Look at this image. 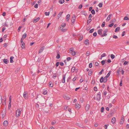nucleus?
Here are the masks:
<instances>
[{"label": "nucleus", "mask_w": 129, "mask_h": 129, "mask_svg": "<svg viewBox=\"0 0 129 129\" xmlns=\"http://www.w3.org/2000/svg\"><path fill=\"white\" fill-rule=\"evenodd\" d=\"M47 91L46 90L44 91L43 92V93L44 95H45L47 94Z\"/></svg>", "instance_id": "7c9ffc66"}, {"label": "nucleus", "mask_w": 129, "mask_h": 129, "mask_svg": "<svg viewBox=\"0 0 129 129\" xmlns=\"http://www.w3.org/2000/svg\"><path fill=\"white\" fill-rule=\"evenodd\" d=\"M82 7V4L80 5L79 6L78 8L79 9H81Z\"/></svg>", "instance_id": "338daca9"}, {"label": "nucleus", "mask_w": 129, "mask_h": 129, "mask_svg": "<svg viewBox=\"0 0 129 129\" xmlns=\"http://www.w3.org/2000/svg\"><path fill=\"white\" fill-rule=\"evenodd\" d=\"M91 12L93 14H95V12L94 10H92L91 11Z\"/></svg>", "instance_id": "a18cd8bd"}, {"label": "nucleus", "mask_w": 129, "mask_h": 129, "mask_svg": "<svg viewBox=\"0 0 129 129\" xmlns=\"http://www.w3.org/2000/svg\"><path fill=\"white\" fill-rule=\"evenodd\" d=\"M63 13V12L60 13L57 15V17L58 19H59L61 16V15Z\"/></svg>", "instance_id": "5701e85b"}, {"label": "nucleus", "mask_w": 129, "mask_h": 129, "mask_svg": "<svg viewBox=\"0 0 129 129\" xmlns=\"http://www.w3.org/2000/svg\"><path fill=\"white\" fill-rule=\"evenodd\" d=\"M84 43L86 45H88V44H89L88 40L86 39V40H85L84 42Z\"/></svg>", "instance_id": "f3484780"}, {"label": "nucleus", "mask_w": 129, "mask_h": 129, "mask_svg": "<svg viewBox=\"0 0 129 129\" xmlns=\"http://www.w3.org/2000/svg\"><path fill=\"white\" fill-rule=\"evenodd\" d=\"M115 56L113 54H111V58L113 59L115 58Z\"/></svg>", "instance_id": "09e8293b"}, {"label": "nucleus", "mask_w": 129, "mask_h": 129, "mask_svg": "<svg viewBox=\"0 0 129 129\" xmlns=\"http://www.w3.org/2000/svg\"><path fill=\"white\" fill-rule=\"evenodd\" d=\"M90 53L89 51H88L87 52H86V55L87 56H88L90 54Z\"/></svg>", "instance_id": "ea45409f"}, {"label": "nucleus", "mask_w": 129, "mask_h": 129, "mask_svg": "<svg viewBox=\"0 0 129 129\" xmlns=\"http://www.w3.org/2000/svg\"><path fill=\"white\" fill-rule=\"evenodd\" d=\"M70 15L69 14H68L66 16V19L67 21L69 20L70 17Z\"/></svg>", "instance_id": "a878e982"}, {"label": "nucleus", "mask_w": 129, "mask_h": 129, "mask_svg": "<svg viewBox=\"0 0 129 129\" xmlns=\"http://www.w3.org/2000/svg\"><path fill=\"white\" fill-rule=\"evenodd\" d=\"M114 24L113 23H112L110 24L109 25V27H111L114 25Z\"/></svg>", "instance_id": "864d4df0"}, {"label": "nucleus", "mask_w": 129, "mask_h": 129, "mask_svg": "<svg viewBox=\"0 0 129 129\" xmlns=\"http://www.w3.org/2000/svg\"><path fill=\"white\" fill-rule=\"evenodd\" d=\"M105 61H106V60H102L101 62V63L102 64V65H104L105 63Z\"/></svg>", "instance_id": "72a5a7b5"}, {"label": "nucleus", "mask_w": 129, "mask_h": 129, "mask_svg": "<svg viewBox=\"0 0 129 129\" xmlns=\"http://www.w3.org/2000/svg\"><path fill=\"white\" fill-rule=\"evenodd\" d=\"M22 27V26H19L18 28V32H19L20 31V29Z\"/></svg>", "instance_id": "680f3d73"}, {"label": "nucleus", "mask_w": 129, "mask_h": 129, "mask_svg": "<svg viewBox=\"0 0 129 129\" xmlns=\"http://www.w3.org/2000/svg\"><path fill=\"white\" fill-rule=\"evenodd\" d=\"M11 106V102H9V108L10 109Z\"/></svg>", "instance_id": "e2e57ef3"}, {"label": "nucleus", "mask_w": 129, "mask_h": 129, "mask_svg": "<svg viewBox=\"0 0 129 129\" xmlns=\"http://www.w3.org/2000/svg\"><path fill=\"white\" fill-rule=\"evenodd\" d=\"M8 124V122L6 120L4 121L3 123V125L5 126H7Z\"/></svg>", "instance_id": "9d476101"}, {"label": "nucleus", "mask_w": 129, "mask_h": 129, "mask_svg": "<svg viewBox=\"0 0 129 129\" xmlns=\"http://www.w3.org/2000/svg\"><path fill=\"white\" fill-rule=\"evenodd\" d=\"M111 71H110L108 73V74H107V75L106 76V77H107L108 78V77L109 76H110V73H111Z\"/></svg>", "instance_id": "58836bf2"}, {"label": "nucleus", "mask_w": 129, "mask_h": 129, "mask_svg": "<svg viewBox=\"0 0 129 129\" xmlns=\"http://www.w3.org/2000/svg\"><path fill=\"white\" fill-rule=\"evenodd\" d=\"M14 57L13 56H11L10 58V63H13L14 62L13 60V59L14 58Z\"/></svg>", "instance_id": "dca6fc26"}, {"label": "nucleus", "mask_w": 129, "mask_h": 129, "mask_svg": "<svg viewBox=\"0 0 129 129\" xmlns=\"http://www.w3.org/2000/svg\"><path fill=\"white\" fill-rule=\"evenodd\" d=\"M64 98L66 99L69 100L70 99V98L69 96L66 95L64 97Z\"/></svg>", "instance_id": "4be33fe9"}, {"label": "nucleus", "mask_w": 129, "mask_h": 129, "mask_svg": "<svg viewBox=\"0 0 129 129\" xmlns=\"http://www.w3.org/2000/svg\"><path fill=\"white\" fill-rule=\"evenodd\" d=\"M120 28L119 27H117L115 29V32H118L119 31V30L120 29Z\"/></svg>", "instance_id": "393cba45"}, {"label": "nucleus", "mask_w": 129, "mask_h": 129, "mask_svg": "<svg viewBox=\"0 0 129 129\" xmlns=\"http://www.w3.org/2000/svg\"><path fill=\"white\" fill-rule=\"evenodd\" d=\"M124 20H129V18L127 16L125 17L124 19Z\"/></svg>", "instance_id": "79ce46f5"}, {"label": "nucleus", "mask_w": 129, "mask_h": 129, "mask_svg": "<svg viewBox=\"0 0 129 129\" xmlns=\"http://www.w3.org/2000/svg\"><path fill=\"white\" fill-rule=\"evenodd\" d=\"M103 6V4L102 3H99L98 5V6L99 7L101 8Z\"/></svg>", "instance_id": "4c0bfd02"}, {"label": "nucleus", "mask_w": 129, "mask_h": 129, "mask_svg": "<svg viewBox=\"0 0 129 129\" xmlns=\"http://www.w3.org/2000/svg\"><path fill=\"white\" fill-rule=\"evenodd\" d=\"M98 34L102 37L105 36L107 35L106 33H98Z\"/></svg>", "instance_id": "423d86ee"}, {"label": "nucleus", "mask_w": 129, "mask_h": 129, "mask_svg": "<svg viewBox=\"0 0 129 129\" xmlns=\"http://www.w3.org/2000/svg\"><path fill=\"white\" fill-rule=\"evenodd\" d=\"M44 46H43L42 47H41V49L39 50V53H40L41 52H42L43 50H44Z\"/></svg>", "instance_id": "9b49d317"}, {"label": "nucleus", "mask_w": 129, "mask_h": 129, "mask_svg": "<svg viewBox=\"0 0 129 129\" xmlns=\"http://www.w3.org/2000/svg\"><path fill=\"white\" fill-rule=\"evenodd\" d=\"M21 110H20L19 109H17L16 113V116L17 117L19 116L21 113Z\"/></svg>", "instance_id": "f257e3e1"}, {"label": "nucleus", "mask_w": 129, "mask_h": 129, "mask_svg": "<svg viewBox=\"0 0 129 129\" xmlns=\"http://www.w3.org/2000/svg\"><path fill=\"white\" fill-rule=\"evenodd\" d=\"M62 82L63 83H64L65 82V78H66V75L65 74L63 75L62 76Z\"/></svg>", "instance_id": "39448f33"}, {"label": "nucleus", "mask_w": 129, "mask_h": 129, "mask_svg": "<svg viewBox=\"0 0 129 129\" xmlns=\"http://www.w3.org/2000/svg\"><path fill=\"white\" fill-rule=\"evenodd\" d=\"M49 85L50 87H52L53 86V85L52 84V82H50L49 83Z\"/></svg>", "instance_id": "6ab92c4d"}, {"label": "nucleus", "mask_w": 129, "mask_h": 129, "mask_svg": "<svg viewBox=\"0 0 129 129\" xmlns=\"http://www.w3.org/2000/svg\"><path fill=\"white\" fill-rule=\"evenodd\" d=\"M50 14V12H46L45 13V14L46 16H49Z\"/></svg>", "instance_id": "c9c22d12"}, {"label": "nucleus", "mask_w": 129, "mask_h": 129, "mask_svg": "<svg viewBox=\"0 0 129 129\" xmlns=\"http://www.w3.org/2000/svg\"><path fill=\"white\" fill-rule=\"evenodd\" d=\"M94 91H96L97 90V88L96 87H94Z\"/></svg>", "instance_id": "0e129e2a"}, {"label": "nucleus", "mask_w": 129, "mask_h": 129, "mask_svg": "<svg viewBox=\"0 0 129 129\" xmlns=\"http://www.w3.org/2000/svg\"><path fill=\"white\" fill-rule=\"evenodd\" d=\"M2 101V96L0 95V104H1Z\"/></svg>", "instance_id": "3c124183"}, {"label": "nucleus", "mask_w": 129, "mask_h": 129, "mask_svg": "<svg viewBox=\"0 0 129 129\" xmlns=\"http://www.w3.org/2000/svg\"><path fill=\"white\" fill-rule=\"evenodd\" d=\"M107 93V92L105 90L103 92V94L104 96H106Z\"/></svg>", "instance_id": "cd10ccee"}, {"label": "nucleus", "mask_w": 129, "mask_h": 129, "mask_svg": "<svg viewBox=\"0 0 129 129\" xmlns=\"http://www.w3.org/2000/svg\"><path fill=\"white\" fill-rule=\"evenodd\" d=\"M26 36L27 34L26 33H25L23 35L22 38H23V39H24L26 38Z\"/></svg>", "instance_id": "412c9836"}, {"label": "nucleus", "mask_w": 129, "mask_h": 129, "mask_svg": "<svg viewBox=\"0 0 129 129\" xmlns=\"http://www.w3.org/2000/svg\"><path fill=\"white\" fill-rule=\"evenodd\" d=\"M64 0H59V3L60 4H62L64 2Z\"/></svg>", "instance_id": "bb28decb"}, {"label": "nucleus", "mask_w": 129, "mask_h": 129, "mask_svg": "<svg viewBox=\"0 0 129 129\" xmlns=\"http://www.w3.org/2000/svg\"><path fill=\"white\" fill-rule=\"evenodd\" d=\"M56 57L57 59H59L60 58V55L59 54H57V56Z\"/></svg>", "instance_id": "37998d69"}, {"label": "nucleus", "mask_w": 129, "mask_h": 129, "mask_svg": "<svg viewBox=\"0 0 129 129\" xmlns=\"http://www.w3.org/2000/svg\"><path fill=\"white\" fill-rule=\"evenodd\" d=\"M106 54L105 53H103L101 55V59H102V57H103L105 56Z\"/></svg>", "instance_id": "8fccbe9b"}, {"label": "nucleus", "mask_w": 129, "mask_h": 129, "mask_svg": "<svg viewBox=\"0 0 129 129\" xmlns=\"http://www.w3.org/2000/svg\"><path fill=\"white\" fill-rule=\"evenodd\" d=\"M101 96V93L99 92L98 93L96 96V100L99 101L100 100Z\"/></svg>", "instance_id": "f03ea898"}, {"label": "nucleus", "mask_w": 129, "mask_h": 129, "mask_svg": "<svg viewBox=\"0 0 129 129\" xmlns=\"http://www.w3.org/2000/svg\"><path fill=\"white\" fill-rule=\"evenodd\" d=\"M124 117L123 116H122L121 118V120L120 121V124H122L124 122Z\"/></svg>", "instance_id": "6e6552de"}, {"label": "nucleus", "mask_w": 129, "mask_h": 129, "mask_svg": "<svg viewBox=\"0 0 129 129\" xmlns=\"http://www.w3.org/2000/svg\"><path fill=\"white\" fill-rule=\"evenodd\" d=\"M71 53L72 55L74 56L76 54V52L75 51H73Z\"/></svg>", "instance_id": "c03bdc74"}, {"label": "nucleus", "mask_w": 129, "mask_h": 129, "mask_svg": "<svg viewBox=\"0 0 129 129\" xmlns=\"http://www.w3.org/2000/svg\"><path fill=\"white\" fill-rule=\"evenodd\" d=\"M115 122V117H113L112 118L111 120V122L113 124H114Z\"/></svg>", "instance_id": "2eb2a0df"}, {"label": "nucleus", "mask_w": 129, "mask_h": 129, "mask_svg": "<svg viewBox=\"0 0 129 129\" xmlns=\"http://www.w3.org/2000/svg\"><path fill=\"white\" fill-rule=\"evenodd\" d=\"M104 81L103 80V77H101L100 79V82L101 83H102Z\"/></svg>", "instance_id": "473e14b6"}, {"label": "nucleus", "mask_w": 129, "mask_h": 129, "mask_svg": "<svg viewBox=\"0 0 129 129\" xmlns=\"http://www.w3.org/2000/svg\"><path fill=\"white\" fill-rule=\"evenodd\" d=\"M75 70V67H73L72 68L71 71L72 72H74Z\"/></svg>", "instance_id": "c85d7f7f"}, {"label": "nucleus", "mask_w": 129, "mask_h": 129, "mask_svg": "<svg viewBox=\"0 0 129 129\" xmlns=\"http://www.w3.org/2000/svg\"><path fill=\"white\" fill-rule=\"evenodd\" d=\"M66 23H63L62 24H61V26L60 27H61L62 28H63V27H64L66 25Z\"/></svg>", "instance_id": "2f4dec72"}, {"label": "nucleus", "mask_w": 129, "mask_h": 129, "mask_svg": "<svg viewBox=\"0 0 129 129\" xmlns=\"http://www.w3.org/2000/svg\"><path fill=\"white\" fill-rule=\"evenodd\" d=\"M75 107L78 109H79L80 108V106L78 104H76L75 105Z\"/></svg>", "instance_id": "4468645a"}, {"label": "nucleus", "mask_w": 129, "mask_h": 129, "mask_svg": "<svg viewBox=\"0 0 129 129\" xmlns=\"http://www.w3.org/2000/svg\"><path fill=\"white\" fill-rule=\"evenodd\" d=\"M104 71V70L103 69H102V70H101V71L99 72V74H100V75L101 74H102V72Z\"/></svg>", "instance_id": "052dcab7"}, {"label": "nucleus", "mask_w": 129, "mask_h": 129, "mask_svg": "<svg viewBox=\"0 0 129 129\" xmlns=\"http://www.w3.org/2000/svg\"><path fill=\"white\" fill-rule=\"evenodd\" d=\"M40 17H38L34 19L33 20V22H37L40 19Z\"/></svg>", "instance_id": "ddd939ff"}, {"label": "nucleus", "mask_w": 129, "mask_h": 129, "mask_svg": "<svg viewBox=\"0 0 129 129\" xmlns=\"http://www.w3.org/2000/svg\"><path fill=\"white\" fill-rule=\"evenodd\" d=\"M84 99L83 98H81L80 99V102L82 103L84 101Z\"/></svg>", "instance_id": "a19ab883"}, {"label": "nucleus", "mask_w": 129, "mask_h": 129, "mask_svg": "<svg viewBox=\"0 0 129 129\" xmlns=\"http://www.w3.org/2000/svg\"><path fill=\"white\" fill-rule=\"evenodd\" d=\"M92 72L90 70L88 72V74L89 75H91L92 74Z\"/></svg>", "instance_id": "f704fd0d"}, {"label": "nucleus", "mask_w": 129, "mask_h": 129, "mask_svg": "<svg viewBox=\"0 0 129 129\" xmlns=\"http://www.w3.org/2000/svg\"><path fill=\"white\" fill-rule=\"evenodd\" d=\"M112 16V14H110L109 15L108 17L107 18V19H106V21L107 22L110 19L111 17Z\"/></svg>", "instance_id": "0eeeda50"}, {"label": "nucleus", "mask_w": 129, "mask_h": 129, "mask_svg": "<svg viewBox=\"0 0 129 129\" xmlns=\"http://www.w3.org/2000/svg\"><path fill=\"white\" fill-rule=\"evenodd\" d=\"M105 22H104L102 24V26L103 27H104V26H105Z\"/></svg>", "instance_id": "5fc2aeb1"}, {"label": "nucleus", "mask_w": 129, "mask_h": 129, "mask_svg": "<svg viewBox=\"0 0 129 129\" xmlns=\"http://www.w3.org/2000/svg\"><path fill=\"white\" fill-rule=\"evenodd\" d=\"M122 70H123V69H122V68L121 67L119 68V70H118L119 71V72H121Z\"/></svg>", "instance_id": "69168bd1"}, {"label": "nucleus", "mask_w": 129, "mask_h": 129, "mask_svg": "<svg viewBox=\"0 0 129 129\" xmlns=\"http://www.w3.org/2000/svg\"><path fill=\"white\" fill-rule=\"evenodd\" d=\"M57 75L56 73H54L53 74V77H56Z\"/></svg>", "instance_id": "13d9d810"}, {"label": "nucleus", "mask_w": 129, "mask_h": 129, "mask_svg": "<svg viewBox=\"0 0 129 129\" xmlns=\"http://www.w3.org/2000/svg\"><path fill=\"white\" fill-rule=\"evenodd\" d=\"M23 96L24 99H27L28 97L27 92H24L23 94Z\"/></svg>", "instance_id": "7ed1b4c3"}, {"label": "nucleus", "mask_w": 129, "mask_h": 129, "mask_svg": "<svg viewBox=\"0 0 129 129\" xmlns=\"http://www.w3.org/2000/svg\"><path fill=\"white\" fill-rule=\"evenodd\" d=\"M21 47L23 49V48H25V44L24 43H22Z\"/></svg>", "instance_id": "c756f323"}, {"label": "nucleus", "mask_w": 129, "mask_h": 129, "mask_svg": "<svg viewBox=\"0 0 129 129\" xmlns=\"http://www.w3.org/2000/svg\"><path fill=\"white\" fill-rule=\"evenodd\" d=\"M92 62H90L89 64V66L90 68H91L92 66Z\"/></svg>", "instance_id": "e433bc0d"}, {"label": "nucleus", "mask_w": 129, "mask_h": 129, "mask_svg": "<svg viewBox=\"0 0 129 129\" xmlns=\"http://www.w3.org/2000/svg\"><path fill=\"white\" fill-rule=\"evenodd\" d=\"M91 21V18L87 20V23H89Z\"/></svg>", "instance_id": "603ef678"}, {"label": "nucleus", "mask_w": 129, "mask_h": 129, "mask_svg": "<svg viewBox=\"0 0 129 129\" xmlns=\"http://www.w3.org/2000/svg\"><path fill=\"white\" fill-rule=\"evenodd\" d=\"M59 29L61 30V31L62 32H66L67 31V29H64L63 28H62L61 27H60Z\"/></svg>", "instance_id": "f8f14e48"}, {"label": "nucleus", "mask_w": 129, "mask_h": 129, "mask_svg": "<svg viewBox=\"0 0 129 129\" xmlns=\"http://www.w3.org/2000/svg\"><path fill=\"white\" fill-rule=\"evenodd\" d=\"M126 127L127 129H129V124L126 125Z\"/></svg>", "instance_id": "774afa93"}, {"label": "nucleus", "mask_w": 129, "mask_h": 129, "mask_svg": "<svg viewBox=\"0 0 129 129\" xmlns=\"http://www.w3.org/2000/svg\"><path fill=\"white\" fill-rule=\"evenodd\" d=\"M76 16L75 15H74L72 17V22L73 24L74 22L75 21L76 19Z\"/></svg>", "instance_id": "20e7f679"}, {"label": "nucleus", "mask_w": 129, "mask_h": 129, "mask_svg": "<svg viewBox=\"0 0 129 129\" xmlns=\"http://www.w3.org/2000/svg\"><path fill=\"white\" fill-rule=\"evenodd\" d=\"M107 78L106 76H105L104 78H103V80H104V82L105 83L107 82Z\"/></svg>", "instance_id": "aec40b11"}, {"label": "nucleus", "mask_w": 129, "mask_h": 129, "mask_svg": "<svg viewBox=\"0 0 129 129\" xmlns=\"http://www.w3.org/2000/svg\"><path fill=\"white\" fill-rule=\"evenodd\" d=\"M101 112H103L104 111V108L103 107H101Z\"/></svg>", "instance_id": "49530a36"}, {"label": "nucleus", "mask_w": 129, "mask_h": 129, "mask_svg": "<svg viewBox=\"0 0 129 129\" xmlns=\"http://www.w3.org/2000/svg\"><path fill=\"white\" fill-rule=\"evenodd\" d=\"M83 38V36H81L80 37V38H79V41H81V40H82Z\"/></svg>", "instance_id": "de8ad7c7"}, {"label": "nucleus", "mask_w": 129, "mask_h": 129, "mask_svg": "<svg viewBox=\"0 0 129 129\" xmlns=\"http://www.w3.org/2000/svg\"><path fill=\"white\" fill-rule=\"evenodd\" d=\"M4 62L6 64L8 63L9 61L7 59H4L3 60Z\"/></svg>", "instance_id": "a211bd4d"}, {"label": "nucleus", "mask_w": 129, "mask_h": 129, "mask_svg": "<svg viewBox=\"0 0 129 129\" xmlns=\"http://www.w3.org/2000/svg\"><path fill=\"white\" fill-rule=\"evenodd\" d=\"M76 125H77L79 127H83L81 123H77L76 124Z\"/></svg>", "instance_id": "b1692460"}, {"label": "nucleus", "mask_w": 129, "mask_h": 129, "mask_svg": "<svg viewBox=\"0 0 129 129\" xmlns=\"http://www.w3.org/2000/svg\"><path fill=\"white\" fill-rule=\"evenodd\" d=\"M56 123V121H53L52 122L51 124L52 125H53L54 124Z\"/></svg>", "instance_id": "6e6d98bb"}, {"label": "nucleus", "mask_w": 129, "mask_h": 129, "mask_svg": "<svg viewBox=\"0 0 129 129\" xmlns=\"http://www.w3.org/2000/svg\"><path fill=\"white\" fill-rule=\"evenodd\" d=\"M85 110L86 111H88L89 109L90 108V106L88 104H87L86 105L85 107Z\"/></svg>", "instance_id": "1a4fd4ad"}, {"label": "nucleus", "mask_w": 129, "mask_h": 129, "mask_svg": "<svg viewBox=\"0 0 129 129\" xmlns=\"http://www.w3.org/2000/svg\"><path fill=\"white\" fill-rule=\"evenodd\" d=\"M72 48H71L69 50V52L71 53L73 51L72 49Z\"/></svg>", "instance_id": "4d7b16f0"}, {"label": "nucleus", "mask_w": 129, "mask_h": 129, "mask_svg": "<svg viewBox=\"0 0 129 129\" xmlns=\"http://www.w3.org/2000/svg\"><path fill=\"white\" fill-rule=\"evenodd\" d=\"M38 5L37 4H36L34 6V7L36 8H38Z\"/></svg>", "instance_id": "bf43d9fd"}]
</instances>
